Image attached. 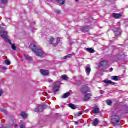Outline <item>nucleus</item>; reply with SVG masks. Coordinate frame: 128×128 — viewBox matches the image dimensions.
I'll return each mask as SVG.
<instances>
[{
	"instance_id": "obj_1",
	"label": "nucleus",
	"mask_w": 128,
	"mask_h": 128,
	"mask_svg": "<svg viewBox=\"0 0 128 128\" xmlns=\"http://www.w3.org/2000/svg\"><path fill=\"white\" fill-rule=\"evenodd\" d=\"M4 26V24H2L0 26V36H2V38H4L5 40L7 42H8L12 46V48L14 50H16V46L12 44V42L8 38V34L6 32V30H4V28L2 26Z\"/></svg>"
},
{
	"instance_id": "obj_2",
	"label": "nucleus",
	"mask_w": 128,
	"mask_h": 128,
	"mask_svg": "<svg viewBox=\"0 0 128 128\" xmlns=\"http://www.w3.org/2000/svg\"><path fill=\"white\" fill-rule=\"evenodd\" d=\"M90 92V88H88V86H84L82 90V94H85L84 98V99L85 102H88V100H90L92 96V94H86V92Z\"/></svg>"
},
{
	"instance_id": "obj_3",
	"label": "nucleus",
	"mask_w": 128,
	"mask_h": 128,
	"mask_svg": "<svg viewBox=\"0 0 128 128\" xmlns=\"http://www.w3.org/2000/svg\"><path fill=\"white\" fill-rule=\"evenodd\" d=\"M30 48L34 52L36 56H44V52L40 49L38 48L36 44H32L30 45Z\"/></svg>"
},
{
	"instance_id": "obj_4",
	"label": "nucleus",
	"mask_w": 128,
	"mask_h": 128,
	"mask_svg": "<svg viewBox=\"0 0 128 128\" xmlns=\"http://www.w3.org/2000/svg\"><path fill=\"white\" fill-rule=\"evenodd\" d=\"M120 116L118 115H113L112 116L111 118V122L113 124V126H116L120 121Z\"/></svg>"
},
{
	"instance_id": "obj_5",
	"label": "nucleus",
	"mask_w": 128,
	"mask_h": 128,
	"mask_svg": "<svg viewBox=\"0 0 128 128\" xmlns=\"http://www.w3.org/2000/svg\"><path fill=\"white\" fill-rule=\"evenodd\" d=\"M60 82H56L55 83V85L54 86V91L56 92H58V90H60Z\"/></svg>"
},
{
	"instance_id": "obj_6",
	"label": "nucleus",
	"mask_w": 128,
	"mask_h": 128,
	"mask_svg": "<svg viewBox=\"0 0 128 128\" xmlns=\"http://www.w3.org/2000/svg\"><path fill=\"white\" fill-rule=\"evenodd\" d=\"M40 72L42 74V76H48V74H50V72L48 70H41Z\"/></svg>"
},
{
	"instance_id": "obj_7",
	"label": "nucleus",
	"mask_w": 128,
	"mask_h": 128,
	"mask_svg": "<svg viewBox=\"0 0 128 128\" xmlns=\"http://www.w3.org/2000/svg\"><path fill=\"white\" fill-rule=\"evenodd\" d=\"M103 82L106 84H112V86H114L115 84L114 82H112V80H104Z\"/></svg>"
},
{
	"instance_id": "obj_8",
	"label": "nucleus",
	"mask_w": 128,
	"mask_h": 128,
	"mask_svg": "<svg viewBox=\"0 0 128 128\" xmlns=\"http://www.w3.org/2000/svg\"><path fill=\"white\" fill-rule=\"evenodd\" d=\"M100 112V108L98 106L94 108L93 114H98Z\"/></svg>"
},
{
	"instance_id": "obj_9",
	"label": "nucleus",
	"mask_w": 128,
	"mask_h": 128,
	"mask_svg": "<svg viewBox=\"0 0 128 128\" xmlns=\"http://www.w3.org/2000/svg\"><path fill=\"white\" fill-rule=\"evenodd\" d=\"M100 124V121H98V119L96 118L94 120H93L92 124L94 126H96Z\"/></svg>"
},
{
	"instance_id": "obj_10",
	"label": "nucleus",
	"mask_w": 128,
	"mask_h": 128,
	"mask_svg": "<svg viewBox=\"0 0 128 128\" xmlns=\"http://www.w3.org/2000/svg\"><path fill=\"white\" fill-rule=\"evenodd\" d=\"M54 40H55L54 38L52 37L50 40L49 42L50 44H53L54 46H56V44H54Z\"/></svg>"
},
{
	"instance_id": "obj_11",
	"label": "nucleus",
	"mask_w": 128,
	"mask_h": 128,
	"mask_svg": "<svg viewBox=\"0 0 128 128\" xmlns=\"http://www.w3.org/2000/svg\"><path fill=\"white\" fill-rule=\"evenodd\" d=\"M24 56L28 60H29L30 62H32V58L28 55L24 54Z\"/></svg>"
},
{
	"instance_id": "obj_12",
	"label": "nucleus",
	"mask_w": 128,
	"mask_h": 128,
	"mask_svg": "<svg viewBox=\"0 0 128 128\" xmlns=\"http://www.w3.org/2000/svg\"><path fill=\"white\" fill-rule=\"evenodd\" d=\"M92 72V69L90 67L86 68V72L88 76H90V72Z\"/></svg>"
},
{
	"instance_id": "obj_13",
	"label": "nucleus",
	"mask_w": 128,
	"mask_h": 128,
	"mask_svg": "<svg viewBox=\"0 0 128 128\" xmlns=\"http://www.w3.org/2000/svg\"><path fill=\"white\" fill-rule=\"evenodd\" d=\"M70 92L66 93L62 96V98H68L70 96Z\"/></svg>"
},
{
	"instance_id": "obj_14",
	"label": "nucleus",
	"mask_w": 128,
	"mask_h": 128,
	"mask_svg": "<svg viewBox=\"0 0 128 128\" xmlns=\"http://www.w3.org/2000/svg\"><path fill=\"white\" fill-rule=\"evenodd\" d=\"M86 50L88 52H90V54H94V50L92 48H87L86 49Z\"/></svg>"
},
{
	"instance_id": "obj_15",
	"label": "nucleus",
	"mask_w": 128,
	"mask_h": 128,
	"mask_svg": "<svg viewBox=\"0 0 128 128\" xmlns=\"http://www.w3.org/2000/svg\"><path fill=\"white\" fill-rule=\"evenodd\" d=\"M108 64V62L106 61H102L100 63V66H106Z\"/></svg>"
},
{
	"instance_id": "obj_16",
	"label": "nucleus",
	"mask_w": 128,
	"mask_h": 128,
	"mask_svg": "<svg viewBox=\"0 0 128 128\" xmlns=\"http://www.w3.org/2000/svg\"><path fill=\"white\" fill-rule=\"evenodd\" d=\"M120 16H122L120 14H113V17H114V18H120Z\"/></svg>"
},
{
	"instance_id": "obj_17",
	"label": "nucleus",
	"mask_w": 128,
	"mask_h": 128,
	"mask_svg": "<svg viewBox=\"0 0 128 128\" xmlns=\"http://www.w3.org/2000/svg\"><path fill=\"white\" fill-rule=\"evenodd\" d=\"M58 2L60 3V4L62 6H64V4L66 3V0H58Z\"/></svg>"
},
{
	"instance_id": "obj_18",
	"label": "nucleus",
	"mask_w": 128,
	"mask_h": 128,
	"mask_svg": "<svg viewBox=\"0 0 128 128\" xmlns=\"http://www.w3.org/2000/svg\"><path fill=\"white\" fill-rule=\"evenodd\" d=\"M21 116H22L23 118H28V114H26L24 112H22L21 114Z\"/></svg>"
},
{
	"instance_id": "obj_19",
	"label": "nucleus",
	"mask_w": 128,
	"mask_h": 128,
	"mask_svg": "<svg viewBox=\"0 0 128 128\" xmlns=\"http://www.w3.org/2000/svg\"><path fill=\"white\" fill-rule=\"evenodd\" d=\"M111 80L118 82V78L116 76H113L111 77Z\"/></svg>"
},
{
	"instance_id": "obj_20",
	"label": "nucleus",
	"mask_w": 128,
	"mask_h": 128,
	"mask_svg": "<svg viewBox=\"0 0 128 128\" xmlns=\"http://www.w3.org/2000/svg\"><path fill=\"white\" fill-rule=\"evenodd\" d=\"M68 106L72 110H76V106L74 104H69Z\"/></svg>"
},
{
	"instance_id": "obj_21",
	"label": "nucleus",
	"mask_w": 128,
	"mask_h": 128,
	"mask_svg": "<svg viewBox=\"0 0 128 128\" xmlns=\"http://www.w3.org/2000/svg\"><path fill=\"white\" fill-rule=\"evenodd\" d=\"M107 104L108 106H112V102L111 100H108L106 101Z\"/></svg>"
},
{
	"instance_id": "obj_22",
	"label": "nucleus",
	"mask_w": 128,
	"mask_h": 128,
	"mask_svg": "<svg viewBox=\"0 0 128 128\" xmlns=\"http://www.w3.org/2000/svg\"><path fill=\"white\" fill-rule=\"evenodd\" d=\"M60 42V38H57L56 43V46Z\"/></svg>"
},
{
	"instance_id": "obj_23",
	"label": "nucleus",
	"mask_w": 128,
	"mask_h": 128,
	"mask_svg": "<svg viewBox=\"0 0 128 128\" xmlns=\"http://www.w3.org/2000/svg\"><path fill=\"white\" fill-rule=\"evenodd\" d=\"M5 64H7V66H10V62L8 60H6Z\"/></svg>"
},
{
	"instance_id": "obj_24",
	"label": "nucleus",
	"mask_w": 128,
	"mask_h": 128,
	"mask_svg": "<svg viewBox=\"0 0 128 128\" xmlns=\"http://www.w3.org/2000/svg\"><path fill=\"white\" fill-rule=\"evenodd\" d=\"M62 79L64 80H68V78L66 76H62Z\"/></svg>"
},
{
	"instance_id": "obj_25",
	"label": "nucleus",
	"mask_w": 128,
	"mask_h": 128,
	"mask_svg": "<svg viewBox=\"0 0 128 128\" xmlns=\"http://www.w3.org/2000/svg\"><path fill=\"white\" fill-rule=\"evenodd\" d=\"M46 82H50V84H52V82H54V80H52V79L49 78L48 80H47Z\"/></svg>"
},
{
	"instance_id": "obj_26",
	"label": "nucleus",
	"mask_w": 128,
	"mask_h": 128,
	"mask_svg": "<svg viewBox=\"0 0 128 128\" xmlns=\"http://www.w3.org/2000/svg\"><path fill=\"white\" fill-rule=\"evenodd\" d=\"M1 2L3 4H6L8 2V0H1Z\"/></svg>"
},
{
	"instance_id": "obj_27",
	"label": "nucleus",
	"mask_w": 128,
	"mask_h": 128,
	"mask_svg": "<svg viewBox=\"0 0 128 128\" xmlns=\"http://www.w3.org/2000/svg\"><path fill=\"white\" fill-rule=\"evenodd\" d=\"M71 56L72 55L70 54L68 55L64 58V60H68V58H71Z\"/></svg>"
},
{
	"instance_id": "obj_28",
	"label": "nucleus",
	"mask_w": 128,
	"mask_h": 128,
	"mask_svg": "<svg viewBox=\"0 0 128 128\" xmlns=\"http://www.w3.org/2000/svg\"><path fill=\"white\" fill-rule=\"evenodd\" d=\"M20 128H26V126H24V124H22L21 125Z\"/></svg>"
},
{
	"instance_id": "obj_29",
	"label": "nucleus",
	"mask_w": 128,
	"mask_h": 128,
	"mask_svg": "<svg viewBox=\"0 0 128 128\" xmlns=\"http://www.w3.org/2000/svg\"><path fill=\"white\" fill-rule=\"evenodd\" d=\"M35 112H42V111L40 110L39 109V110H36Z\"/></svg>"
},
{
	"instance_id": "obj_30",
	"label": "nucleus",
	"mask_w": 128,
	"mask_h": 128,
	"mask_svg": "<svg viewBox=\"0 0 128 128\" xmlns=\"http://www.w3.org/2000/svg\"><path fill=\"white\" fill-rule=\"evenodd\" d=\"M2 112L6 113V110H4V109H2Z\"/></svg>"
},
{
	"instance_id": "obj_31",
	"label": "nucleus",
	"mask_w": 128,
	"mask_h": 128,
	"mask_svg": "<svg viewBox=\"0 0 128 128\" xmlns=\"http://www.w3.org/2000/svg\"><path fill=\"white\" fill-rule=\"evenodd\" d=\"M104 91H102V90H101L100 92V93L101 94H104Z\"/></svg>"
},
{
	"instance_id": "obj_32",
	"label": "nucleus",
	"mask_w": 128,
	"mask_h": 128,
	"mask_svg": "<svg viewBox=\"0 0 128 128\" xmlns=\"http://www.w3.org/2000/svg\"><path fill=\"white\" fill-rule=\"evenodd\" d=\"M2 92L0 91V96H2Z\"/></svg>"
},
{
	"instance_id": "obj_33",
	"label": "nucleus",
	"mask_w": 128,
	"mask_h": 128,
	"mask_svg": "<svg viewBox=\"0 0 128 128\" xmlns=\"http://www.w3.org/2000/svg\"><path fill=\"white\" fill-rule=\"evenodd\" d=\"M4 70H6V67H3Z\"/></svg>"
},
{
	"instance_id": "obj_34",
	"label": "nucleus",
	"mask_w": 128,
	"mask_h": 128,
	"mask_svg": "<svg viewBox=\"0 0 128 128\" xmlns=\"http://www.w3.org/2000/svg\"><path fill=\"white\" fill-rule=\"evenodd\" d=\"M78 116H82V114H80V113H78Z\"/></svg>"
},
{
	"instance_id": "obj_35",
	"label": "nucleus",
	"mask_w": 128,
	"mask_h": 128,
	"mask_svg": "<svg viewBox=\"0 0 128 128\" xmlns=\"http://www.w3.org/2000/svg\"><path fill=\"white\" fill-rule=\"evenodd\" d=\"M18 124H16L14 128H18Z\"/></svg>"
},
{
	"instance_id": "obj_36",
	"label": "nucleus",
	"mask_w": 128,
	"mask_h": 128,
	"mask_svg": "<svg viewBox=\"0 0 128 128\" xmlns=\"http://www.w3.org/2000/svg\"><path fill=\"white\" fill-rule=\"evenodd\" d=\"M56 12H58V13H59V12H60V10H56Z\"/></svg>"
},
{
	"instance_id": "obj_37",
	"label": "nucleus",
	"mask_w": 128,
	"mask_h": 128,
	"mask_svg": "<svg viewBox=\"0 0 128 128\" xmlns=\"http://www.w3.org/2000/svg\"><path fill=\"white\" fill-rule=\"evenodd\" d=\"M110 70H111L110 72H112L114 70V68H112Z\"/></svg>"
},
{
	"instance_id": "obj_38",
	"label": "nucleus",
	"mask_w": 128,
	"mask_h": 128,
	"mask_svg": "<svg viewBox=\"0 0 128 128\" xmlns=\"http://www.w3.org/2000/svg\"><path fill=\"white\" fill-rule=\"evenodd\" d=\"M75 124H78V122H75Z\"/></svg>"
},
{
	"instance_id": "obj_39",
	"label": "nucleus",
	"mask_w": 128,
	"mask_h": 128,
	"mask_svg": "<svg viewBox=\"0 0 128 128\" xmlns=\"http://www.w3.org/2000/svg\"><path fill=\"white\" fill-rule=\"evenodd\" d=\"M76 0V2H78V0Z\"/></svg>"
},
{
	"instance_id": "obj_40",
	"label": "nucleus",
	"mask_w": 128,
	"mask_h": 128,
	"mask_svg": "<svg viewBox=\"0 0 128 128\" xmlns=\"http://www.w3.org/2000/svg\"><path fill=\"white\" fill-rule=\"evenodd\" d=\"M41 108H44V106L41 107Z\"/></svg>"
},
{
	"instance_id": "obj_41",
	"label": "nucleus",
	"mask_w": 128,
	"mask_h": 128,
	"mask_svg": "<svg viewBox=\"0 0 128 128\" xmlns=\"http://www.w3.org/2000/svg\"><path fill=\"white\" fill-rule=\"evenodd\" d=\"M84 32V30H82Z\"/></svg>"
},
{
	"instance_id": "obj_42",
	"label": "nucleus",
	"mask_w": 128,
	"mask_h": 128,
	"mask_svg": "<svg viewBox=\"0 0 128 128\" xmlns=\"http://www.w3.org/2000/svg\"><path fill=\"white\" fill-rule=\"evenodd\" d=\"M40 107H39V108H40Z\"/></svg>"
}]
</instances>
